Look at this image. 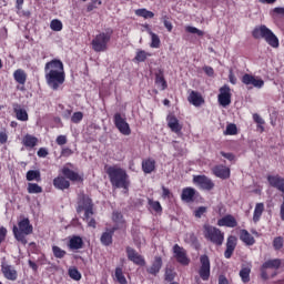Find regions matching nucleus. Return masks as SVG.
Here are the masks:
<instances>
[{
    "instance_id": "30",
    "label": "nucleus",
    "mask_w": 284,
    "mask_h": 284,
    "mask_svg": "<svg viewBox=\"0 0 284 284\" xmlns=\"http://www.w3.org/2000/svg\"><path fill=\"white\" fill-rule=\"evenodd\" d=\"M13 112L18 119V121H28V111L22 109L19 104L13 106Z\"/></svg>"
},
{
    "instance_id": "48",
    "label": "nucleus",
    "mask_w": 284,
    "mask_h": 284,
    "mask_svg": "<svg viewBox=\"0 0 284 284\" xmlns=\"http://www.w3.org/2000/svg\"><path fill=\"white\" fill-rule=\"evenodd\" d=\"M207 213V207L205 206H199L195 211H194V217L195 219H201L203 216V214Z\"/></svg>"
},
{
    "instance_id": "7",
    "label": "nucleus",
    "mask_w": 284,
    "mask_h": 284,
    "mask_svg": "<svg viewBox=\"0 0 284 284\" xmlns=\"http://www.w3.org/2000/svg\"><path fill=\"white\" fill-rule=\"evenodd\" d=\"M112 34H114L112 29H106L105 32L97 34L91 42L94 52H105L108 50V44L112 39Z\"/></svg>"
},
{
    "instance_id": "38",
    "label": "nucleus",
    "mask_w": 284,
    "mask_h": 284,
    "mask_svg": "<svg viewBox=\"0 0 284 284\" xmlns=\"http://www.w3.org/2000/svg\"><path fill=\"white\" fill-rule=\"evenodd\" d=\"M114 276H115V281H118V283L128 284V278H125V275L123 274V268L116 267Z\"/></svg>"
},
{
    "instance_id": "24",
    "label": "nucleus",
    "mask_w": 284,
    "mask_h": 284,
    "mask_svg": "<svg viewBox=\"0 0 284 284\" xmlns=\"http://www.w3.org/2000/svg\"><path fill=\"white\" fill-rule=\"evenodd\" d=\"M187 101L192 103V105H195V108H199V105H203L205 103V100H203V95L196 91H191L189 94Z\"/></svg>"
},
{
    "instance_id": "21",
    "label": "nucleus",
    "mask_w": 284,
    "mask_h": 284,
    "mask_svg": "<svg viewBox=\"0 0 284 284\" xmlns=\"http://www.w3.org/2000/svg\"><path fill=\"white\" fill-rule=\"evenodd\" d=\"M161 267H163V258H161V256H155L151 267H149L146 272L156 276V274L161 272Z\"/></svg>"
},
{
    "instance_id": "62",
    "label": "nucleus",
    "mask_w": 284,
    "mask_h": 284,
    "mask_svg": "<svg viewBox=\"0 0 284 284\" xmlns=\"http://www.w3.org/2000/svg\"><path fill=\"white\" fill-rule=\"evenodd\" d=\"M174 278V273L172 270H166L165 271V281H169V283H171V281Z\"/></svg>"
},
{
    "instance_id": "40",
    "label": "nucleus",
    "mask_w": 284,
    "mask_h": 284,
    "mask_svg": "<svg viewBox=\"0 0 284 284\" xmlns=\"http://www.w3.org/2000/svg\"><path fill=\"white\" fill-rule=\"evenodd\" d=\"M136 17H142L143 19H154V12L149 11L148 9H138L135 10Z\"/></svg>"
},
{
    "instance_id": "33",
    "label": "nucleus",
    "mask_w": 284,
    "mask_h": 284,
    "mask_svg": "<svg viewBox=\"0 0 284 284\" xmlns=\"http://www.w3.org/2000/svg\"><path fill=\"white\" fill-rule=\"evenodd\" d=\"M62 174L63 176H65V179H69V181H79L81 179V176H79V173L68 168L62 169Z\"/></svg>"
},
{
    "instance_id": "5",
    "label": "nucleus",
    "mask_w": 284,
    "mask_h": 284,
    "mask_svg": "<svg viewBox=\"0 0 284 284\" xmlns=\"http://www.w3.org/2000/svg\"><path fill=\"white\" fill-rule=\"evenodd\" d=\"M77 212L78 214L84 212L83 221H87L89 227H97V221L92 219L94 212L92 211V200L90 197L87 195H80Z\"/></svg>"
},
{
    "instance_id": "64",
    "label": "nucleus",
    "mask_w": 284,
    "mask_h": 284,
    "mask_svg": "<svg viewBox=\"0 0 284 284\" xmlns=\"http://www.w3.org/2000/svg\"><path fill=\"white\" fill-rule=\"evenodd\" d=\"M203 70L207 77H214V69L212 67H204Z\"/></svg>"
},
{
    "instance_id": "58",
    "label": "nucleus",
    "mask_w": 284,
    "mask_h": 284,
    "mask_svg": "<svg viewBox=\"0 0 284 284\" xmlns=\"http://www.w3.org/2000/svg\"><path fill=\"white\" fill-rule=\"evenodd\" d=\"M8 234V230L3 226L0 227V244L6 241V235Z\"/></svg>"
},
{
    "instance_id": "15",
    "label": "nucleus",
    "mask_w": 284,
    "mask_h": 284,
    "mask_svg": "<svg viewBox=\"0 0 284 284\" xmlns=\"http://www.w3.org/2000/svg\"><path fill=\"white\" fill-rule=\"evenodd\" d=\"M126 256H128L129 261L134 263V265H140L141 267H143L145 265V258H143L141 256V254H139V252H136V250H134L130 246L126 247Z\"/></svg>"
},
{
    "instance_id": "57",
    "label": "nucleus",
    "mask_w": 284,
    "mask_h": 284,
    "mask_svg": "<svg viewBox=\"0 0 284 284\" xmlns=\"http://www.w3.org/2000/svg\"><path fill=\"white\" fill-rule=\"evenodd\" d=\"M229 81L232 83V85H236L237 79L236 75H234V71L230 70L229 72Z\"/></svg>"
},
{
    "instance_id": "2",
    "label": "nucleus",
    "mask_w": 284,
    "mask_h": 284,
    "mask_svg": "<svg viewBox=\"0 0 284 284\" xmlns=\"http://www.w3.org/2000/svg\"><path fill=\"white\" fill-rule=\"evenodd\" d=\"M106 174L109 175L111 185L118 189L122 187V190L128 192V189L130 187V176L125 170L119 166H110Z\"/></svg>"
},
{
    "instance_id": "28",
    "label": "nucleus",
    "mask_w": 284,
    "mask_h": 284,
    "mask_svg": "<svg viewBox=\"0 0 284 284\" xmlns=\"http://www.w3.org/2000/svg\"><path fill=\"white\" fill-rule=\"evenodd\" d=\"M240 240L242 243L246 244V245H254V243H256V240H254V236H252V234H250V232H247V230H242L240 232Z\"/></svg>"
},
{
    "instance_id": "10",
    "label": "nucleus",
    "mask_w": 284,
    "mask_h": 284,
    "mask_svg": "<svg viewBox=\"0 0 284 284\" xmlns=\"http://www.w3.org/2000/svg\"><path fill=\"white\" fill-rule=\"evenodd\" d=\"M193 183L194 185H196V187H199L200 190H205L206 192H210V190H214V182L206 175H194Z\"/></svg>"
},
{
    "instance_id": "36",
    "label": "nucleus",
    "mask_w": 284,
    "mask_h": 284,
    "mask_svg": "<svg viewBox=\"0 0 284 284\" xmlns=\"http://www.w3.org/2000/svg\"><path fill=\"white\" fill-rule=\"evenodd\" d=\"M114 234V231H108V232H104L101 236V243L102 245H112V236Z\"/></svg>"
},
{
    "instance_id": "29",
    "label": "nucleus",
    "mask_w": 284,
    "mask_h": 284,
    "mask_svg": "<svg viewBox=\"0 0 284 284\" xmlns=\"http://www.w3.org/2000/svg\"><path fill=\"white\" fill-rule=\"evenodd\" d=\"M155 84L160 90L168 89V81H165V77L163 75L162 70H160L158 73H155Z\"/></svg>"
},
{
    "instance_id": "13",
    "label": "nucleus",
    "mask_w": 284,
    "mask_h": 284,
    "mask_svg": "<svg viewBox=\"0 0 284 284\" xmlns=\"http://www.w3.org/2000/svg\"><path fill=\"white\" fill-rule=\"evenodd\" d=\"M114 123L115 128H118L119 132L121 134H124V136H130L132 134V130H130V124L121 116V113H115L114 115Z\"/></svg>"
},
{
    "instance_id": "55",
    "label": "nucleus",
    "mask_w": 284,
    "mask_h": 284,
    "mask_svg": "<svg viewBox=\"0 0 284 284\" xmlns=\"http://www.w3.org/2000/svg\"><path fill=\"white\" fill-rule=\"evenodd\" d=\"M0 143L3 145V143H8V133L6 130L0 131Z\"/></svg>"
},
{
    "instance_id": "12",
    "label": "nucleus",
    "mask_w": 284,
    "mask_h": 284,
    "mask_svg": "<svg viewBox=\"0 0 284 284\" xmlns=\"http://www.w3.org/2000/svg\"><path fill=\"white\" fill-rule=\"evenodd\" d=\"M173 256L178 263L181 265H190V258L187 257V251L180 246L179 244H175L173 246Z\"/></svg>"
},
{
    "instance_id": "31",
    "label": "nucleus",
    "mask_w": 284,
    "mask_h": 284,
    "mask_svg": "<svg viewBox=\"0 0 284 284\" xmlns=\"http://www.w3.org/2000/svg\"><path fill=\"white\" fill-rule=\"evenodd\" d=\"M13 79L17 81V83H20V85H26L28 75L26 74V71H23V69H18L13 73Z\"/></svg>"
},
{
    "instance_id": "35",
    "label": "nucleus",
    "mask_w": 284,
    "mask_h": 284,
    "mask_svg": "<svg viewBox=\"0 0 284 284\" xmlns=\"http://www.w3.org/2000/svg\"><path fill=\"white\" fill-rule=\"evenodd\" d=\"M27 192L28 194H41L43 192V187L37 183H28Z\"/></svg>"
},
{
    "instance_id": "1",
    "label": "nucleus",
    "mask_w": 284,
    "mask_h": 284,
    "mask_svg": "<svg viewBox=\"0 0 284 284\" xmlns=\"http://www.w3.org/2000/svg\"><path fill=\"white\" fill-rule=\"evenodd\" d=\"M44 74L47 84L51 90H59L65 83V70L61 60L53 59L45 63Z\"/></svg>"
},
{
    "instance_id": "9",
    "label": "nucleus",
    "mask_w": 284,
    "mask_h": 284,
    "mask_svg": "<svg viewBox=\"0 0 284 284\" xmlns=\"http://www.w3.org/2000/svg\"><path fill=\"white\" fill-rule=\"evenodd\" d=\"M217 102L222 108H227L232 103V89H230V85L224 84L220 88Z\"/></svg>"
},
{
    "instance_id": "46",
    "label": "nucleus",
    "mask_w": 284,
    "mask_h": 284,
    "mask_svg": "<svg viewBox=\"0 0 284 284\" xmlns=\"http://www.w3.org/2000/svg\"><path fill=\"white\" fill-rule=\"evenodd\" d=\"M52 252L55 258H63L67 254V252L64 250H62L61 247L54 245L52 246Z\"/></svg>"
},
{
    "instance_id": "41",
    "label": "nucleus",
    "mask_w": 284,
    "mask_h": 284,
    "mask_svg": "<svg viewBox=\"0 0 284 284\" xmlns=\"http://www.w3.org/2000/svg\"><path fill=\"white\" fill-rule=\"evenodd\" d=\"M50 28L53 32H61L63 30V22L59 19H54L51 21Z\"/></svg>"
},
{
    "instance_id": "45",
    "label": "nucleus",
    "mask_w": 284,
    "mask_h": 284,
    "mask_svg": "<svg viewBox=\"0 0 284 284\" xmlns=\"http://www.w3.org/2000/svg\"><path fill=\"white\" fill-rule=\"evenodd\" d=\"M149 205L158 214H161V212H163V206H161V202H159V201L149 200Z\"/></svg>"
},
{
    "instance_id": "27",
    "label": "nucleus",
    "mask_w": 284,
    "mask_h": 284,
    "mask_svg": "<svg viewBox=\"0 0 284 284\" xmlns=\"http://www.w3.org/2000/svg\"><path fill=\"white\" fill-rule=\"evenodd\" d=\"M53 186L57 190H68V187H70V181H68L64 176L59 175L53 180Z\"/></svg>"
},
{
    "instance_id": "18",
    "label": "nucleus",
    "mask_w": 284,
    "mask_h": 284,
    "mask_svg": "<svg viewBox=\"0 0 284 284\" xmlns=\"http://www.w3.org/2000/svg\"><path fill=\"white\" fill-rule=\"evenodd\" d=\"M267 181L272 187H275L284 194V179L278 175H268Z\"/></svg>"
},
{
    "instance_id": "50",
    "label": "nucleus",
    "mask_w": 284,
    "mask_h": 284,
    "mask_svg": "<svg viewBox=\"0 0 284 284\" xmlns=\"http://www.w3.org/2000/svg\"><path fill=\"white\" fill-rule=\"evenodd\" d=\"M72 123H81L83 121V112L78 111L71 116Z\"/></svg>"
},
{
    "instance_id": "19",
    "label": "nucleus",
    "mask_w": 284,
    "mask_h": 284,
    "mask_svg": "<svg viewBox=\"0 0 284 284\" xmlns=\"http://www.w3.org/2000/svg\"><path fill=\"white\" fill-rule=\"evenodd\" d=\"M234 250H236V236L231 235L226 241V250L224 252L225 258H232V254H234Z\"/></svg>"
},
{
    "instance_id": "8",
    "label": "nucleus",
    "mask_w": 284,
    "mask_h": 284,
    "mask_svg": "<svg viewBox=\"0 0 284 284\" xmlns=\"http://www.w3.org/2000/svg\"><path fill=\"white\" fill-rule=\"evenodd\" d=\"M242 83L248 88V90H252V88H255L256 90H261L265 85V81L261 79V77L252 75L248 73H245L242 77Z\"/></svg>"
},
{
    "instance_id": "4",
    "label": "nucleus",
    "mask_w": 284,
    "mask_h": 284,
    "mask_svg": "<svg viewBox=\"0 0 284 284\" xmlns=\"http://www.w3.org/2000/svg\"><path fill=\"white\" fill-rule=\"evenodd\" d=\"M252 37L254 39H264L271 48H278L280 45L278 37L265 24L255 27L252 31Z\"/></svg>"
},
{
    "instance_id": "6",
    "label": "nucleus",
    "mask_w": 284,
    "mask_h": 284,
    "mask_svg": "<svg viewBox=\"0 0 284 284\" xmlns=\"http://www.w3.org/2000/svg\"><path fill=\"white\" fill-rule=\"evenodd\" d=\"M203 236L206 241L213 243V245H217L219 247H221L225 241V233H223L221 229L210 224L203 225Z\"/></svg>"
},
{
    "instance_id": "60",
    "label": "nucleus",
    "mask_w": 284,
    "mask_h": 284,
    "mask_svg": "<svg viewBox=\"0 0 284 284\" xmlns=\"http://www.w3.org/2000/svg\"><path fill=\"white\" fill-rule=\"evenodd\" d=\"M273 14H277V17H284V8L283 7H276L273 9Z\"/></svg>"
},
{
    "instance_id": "32",
    "label": "nucleus",
    "mask_w": 284,
    "mask_h": 284,
    "mask_svg": "<svg viewBox=\"0 0 284 284\" xmlns=\"http://www.w3.org/2000/svg\"><path fill=\"white\" fill-rule=\"evenodd\" d=\"M263 212H265V204L257 203L255 205L254 213H253L254 223H258V221H261V216H263Z\"/></svg>"
},
{
    "instance_id": "17",
    "label": "nucleus",
    "mask_w": 284,
    "mask_h": 284,
    "mask_svg": "<svg viewBox=\"0 0 284 284\" xmlns=\"http://www.w3.org/2000/svg\"><path fill=\"white\" fill-rule=\"evenodd\" d=\"M219 227H236L239 225V222L236 221V217L234 215H225L224 217L220 219L217 221Z\"/></svg>"
},
{
    "instance_id": "44",
    "label": "nucleus",
    "mask_w": 284,
    "mask_h": 284,
    "mask_svg": "<svg viewBox=\"0 0 284 284\" xmlns=\"http://www.w3.org/2000/svg\"><path fill=\"white\" fill-rule=\"evenodd\" d=\"M150 37H151L150 48H155V49L161 48V38H159V36L154 32L151 33Z\"/></svg>"
},
{
    "instance_id": "14",
    "label": "nucleus",
    "mask_w": 284,
    "mask_h": 284,
    "mask_svg": "<svg viewBox=\"0 0 284 284\" xmlns=\"http://www.w3.org/2000/svg\"><path fill=\"white\" fill-rule=\"evenodd\" d=\"M201 267L199 270L200 278L202 281H210V257L202 255L200 257Z\"/></svg>"
},
{
    "instance_id": "53",
    "label": "nucleus",
    "mask_w": 284,
    "mask_h": 284,
    "mask_svg": "<svg viewBox=\"0 0 284 284\" xmlns=\"http://www.w3.org/2000/svg\"><path fill=\"white\" fill-rule=\"evenodd\" d=\"M253 121L257 123V125H265V120H263V118H261V115L257 113L253 114Z\"/></svg>"
},
{
    "instance_id": "39",
    "label": "nucleus",
    "mask_w": 284,
    "mask_h": 284,
    "mask_svg": "<svg viewBox=\"0 0 284 284\" xmlns=\"http://www.w3.org/2000/svg\"><path fill=\"white\" fill-rule=\"evenodd\" d=\"M27 181H41V172L38 170H30L27 172Z\"/></svg>"
},
{
    "instance_id": "43",
    "label": "nucleus",
    "mask_w": 284,
    "mask_h": 284,
    "mask_svg": "<svg viewBox=\"0 0 284 284\" xmlns=\"http://www.w3.org/2000/svg\"><path fill=\"white\" fill-rule=\"evenodd\" d=\"M69 276L72 278V281H81V272H79V268L77 267H70L69 268Z\"/></svg>"
},
{
    "instance_id": "59",
    "label": "nucleus",
    "mask_w": 284,
    "mask_h": 284,
    "mask_svg": "<svg viewBox=\"0 0 284 284\" xmlns=\"http://www.w3.org/2000/svg\"><path fill=\"white\" fill-rule=\"evenodd\" d=\"M170 196H172L170 189L162 186V199H170Z\"/></svg>"
},
{
    "instance_id": "51",
    "label": "nucleus",
    "mask_w": 284,
    "mask_h": 284,
    "mask_svg": "<svg viewBox=\"0 0 284 284\" xmlns=\"http://www.w3.org/2000/svg\"><path fill=\"white\" fill-rule=\"evenodd\" d=\"M274 250H281L283 247V237L277 236L273 240Z\"/></svg>"
},
{
    "instance_id": "54",
    "label": "nucleus",
    "mask_w": 284,
    "mask_h": 284,
    "mask_svg": "<svg viewBox=\"0 0 284 284\" xmlns=\"http://www.w3.org/2000/svg\"><path fill=\"white\" fill-rule=\"evenodd\" d=\"M58 145H65L68 143V138L65 135H59L55 140Z\"/></svg>"
},
{
    "instance_id": "49",
    "label": "nucleus",
    "mask_w": 284,
    "mask_h": 284,
    "mask_svg": "<svg viewBox=\"0 0 284 284\" xmlns=\"http://www.w3.org/2000/svg\"><path fill=\"white\" fill-rule=\"evenodd\" d=\"M236 132H237L236 124H229L226 126V130L224 131V134L232 136L236 134Z\"/></svg>"
},
{
    "instance_id": "34",
    "label": "nucleus",
    "mask_w": 284,
    "mask_h": 284,
    "mask_svg": "<svg viewBox=\"0 0 284 284\" xmlns=\"http://www.w3.org/2000/svg\"><path fill=\"white\" fill-rule=\"evenodd\" d=\"M38 139L34 138L33 135L27 134L23 140L22 143L26 148H34L38 143Z\"/></svg>"
},
{
    "instance_id": "42",
    "label": "nucleus",
    "mask_w": 284,
    "mask_h": 284,
    "mask_svg": "<svg viewBox=\"0 0 284 284\" xmlns=\"http://www.w3.org/2000/svg\"><path fill=\"white\" fill-rule=\"evenodd\" d=\"M252 270L250 267H243L240 271V276L243 283H250V273Z\"/></svg>"
},
{
    "instance_id": "63",
    "label": "nucleus",
    "mask_w": 284,
    "mask_h": 284,
    "mask_svg": "<svg viewBox=\"0 0 284 284\" xmlns=\"http://www.w3.org/2000/svg\"><path fill=\"white\" fill-rule=\"evenodd\" d=\"M38 156H40V159H45V156H48V149L40 148L38 151Z\"/></svg>"
},
{
    "instance_id": "37",
    "label": "nucleus",
    "mask_w": 284,
    "mask_h": 284,
    "mask_svg": "<svg viewBox=\"0 0 284 284\" xmlns=\"http://www.w3.org/2000/svg\"><path fill=\"white\" fill-rule=\"evenodd\" d=\"M148 57H152V53L139 49L135 54V61H138V63H143V61H145Z\"/></svg>"
},
{
    "instance_id": "23",
    "label": "nucleus",
    "mask_w": 284,
    "mask_h": 284,
    "mask_svg": "<svg viewBox=\"0 0 284 284\" xmlns=\"http://www.w3.org/2000/svg\"><path fill=\"white\" fill-rule=\"evenodd\" d=\"M168 125L172 132H175V134H179L181 130H183V126L179 123V119L174 115H168L166 118Z\"/></svg>"
},
{
    "instance_id": "52",
    "label": "nucleus",
    "mask_w": 284,
    "mask_h": 284,
    "mask_svg": "<svg viewBox=\"0 0 284 284\" xmlns=\"http://www.w3.org/2000/svg\"><path fill=\"white\" fill-rule=\"evenodd\" d=\"M97 3H98V6H101V0H93L92 2H90L89 4H88V7H87V11L88 12H92V10H97Z\"/></svg>"
},
{
    "instance_id": "20",
    "label": "nucleus",
    "mask_w": 284,
    "mask_h": 284,
    "mask_svg": "<svg viewBox=\"0 0 284 284\" xmlns=\"http://www.w3.org/2000/svg\"><path fill=\"white\" fill-rule=\"evenodd\" d=\"M212 172L217 179H230V168L225 165H216L212 169Z\"/></svg>"
},
{
    "instance_id": "3",
    "label": "nucleus",
    "mask_w": 284,
    "mask_h": 284,
    "mask_svg": "<svg viewBox=\"0 0 284 284\" xmlns=\"http://www.w3.org/2000/svg\"><path fill=\"white\" fill-rule=\"evenodd\" d=\"M12 232L14 239L18 240L19 243H22V245H27L28 240L26 239V236H30V234L34 232V227L30 224V219L23 217L18 222V226H13Z\"/></svg>"
},
{
    "instance_id": "11",
    "label": "nucleus",
    "mask_w": 284,
    "mask_h": 284,
    "mask_svg": "<svg viewBox=\"0 0 284 284\" xmlns=\"http://www.w3.org/2000/svg\"><path fill=\"white\" fill-rule=\"evenodd\" d=\"M281 258L267 260L264 262L261 266V277L264 281H267L270 278L267 270H278L281 267Z\"/></svg>"
},
{
    "instance_id": "56",
    "label": "nucleus",
    "mask_w": 284,
    "mask_h": 284,
    "mask_svg": "<svg viewBox=\"0 0 284 284\" xmlns=\"http://www.w3.org/2000/svg\"><path fill=\"white\" fill-rule=\"evenodd\" d=\"M112 220L115 223H121V221H123V215L119 212H113Z\"/></svg>"
},
{
    "instance_id": "61",
    "label": "nucleus",
    "mask_w": 284,
    "mask_h": 284,
    "mask_svg": "<svg viewBox=\"0 0 284 284\" xmlns=\"http://www.w3.org/2000/svg\"><path fill=\"white\" fill-rule=\"evenodd\" d=\"M163 24L166 28L168 32H172V29L174 27L172 26V22L168 21V17H164Z\"/></svg>"
},
{
    "instance_id": "47",
    "label": "nucleus",
    "mask_w": 284,
    "mask_h": 284,
    "mask_svg": "<svg viewBox=\"0 0 284 284\" xmlns=\"http://www.w3.org/2000/svg\"><path fill=\"white\" fill-rule=\"evenodd\" d=\"M185 32H189L190 34H196L197 37H203V34H205V32L202 30L191 26L185 27Z\"/></svg>"
},
{
    "instance_id": "26",
    "label": "nucleus",
    "mask_w": 284,
    "mask_h": 284,
    "mask_svg": "<svg viewBox=\"0 0 284 284\" xmlns=\"http://www.w3.org/2000/svg\"><path fill=\"white\" fill-rule=\"evenodd\" d=\"M156 170V161L154 159H146L142 161V171L144 174H152Z\"/></svg>"
},
{
    "instance_id": "16",
    "label": "nucleus",
    "mask_w": 284,
    "mask_h": 284,
    "mask_svg": "<svg viewBox=\"0 0 284 284\" xmlns=\"http://www.w3.org/2000/svg\"><path fill=\"white\" fill-rule=\"evenodd\" d=\"M1 272L4 278H7V281H17L19 276V274L17 273V270H14V266L8 265L6 263H2Z\"/></svg>"
},
{
    "instance_id": "22",
    "label": "nucleus",
    "mask_w": 284,
    "mask_h": 284,
    "mask_svg": "<svg viewBox=\"0 0 284 284\" xmlns=\"http://www.w3.org/2000/svg\"><path fill=\"white\" fill-rule=\"evenodd\" d=\"M68 247L72 250V252L77 250H82L83 248V239L79 235H73L70 237Z\"/></svg>"
},
{
    "instance_id": "25",
    "label": "nucleus",
    "mask_w": 284,
    "mask_h": 284,
    "mask_svg": "<svg viewBox=\"0 0 284 284\" xmlns=\"http://www.w3.org/2000/svg\"><path fill=\"white\" fill-rule=\"evenodd\" d=\"M194 196H196V190L192 187H185L182 190L181 199L185 203H192L194 201Z\"/></svg>"
}]
</instances>
